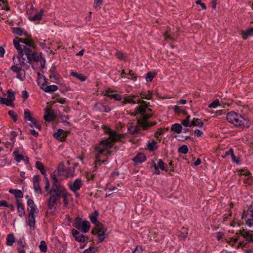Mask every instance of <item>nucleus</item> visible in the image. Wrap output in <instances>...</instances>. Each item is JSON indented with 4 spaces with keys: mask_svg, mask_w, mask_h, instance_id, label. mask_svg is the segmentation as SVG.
I'll list each match as a JSON object with an SVG mask.
<instances>
[{
    "mask_svg": "<svg viewBox=\"0 0 253 253\" xmlns=\"http://www.w3.org/2000/svg\"><path fill=\"white\" fill-rule=\"evenodd\" d=\"M102 128L104 132L108 134L109 136L101 141L95 147L94 155L96 159L95 163L96 166L98 164H100V159L105 156L103 154L104 151H107L108 155H111V151L109 149L113 146L114 142L119 141L121 137L120 134L117 133L115 131L111 130L110 128L106 126H103Z\"/></svg>",
    "mask_w": 253,
    "mask_h": 253,
    "instance_id": "obj_2",
    "label": "nucleus"
},
{
    "mask_svg": "<svg viewBox=\"0 0 253 253\" xmlns=\"http://www.w3.org/2000/svg\"><path fill=\"white\" fill-rule=\"evenodd\" d=\"M8 115L11 117L14 122H16L17 120V116L15 112L13 110H10L8 112Z\"/></svg>",
    "mask_w": 253,
    "mask_h": 253,
    "instance_id": "obj_44",
    "label": "nucleus"
},
{
    "mask_svg": "<svg viewBox=\"0 0 253 253\" xmlns=\"http://www.w3.org/2000/svg\"><path fill=\"white\" fill-rule=\"evenodd\" d=\"M146 160V157L143 153L138 154L133 159V161L136 163H141Z\"/></svg>",
    "mask_w": 253,
    "mask_h": 253,
    "instance_id": "obj_21",
    "label": "nucleus"
},
{
    "mask_svg": "<svg viewBox=\"0 0 253 253\" xmlns=\"http://www.w3.org/2000/svg\"><path fill=\"white\" fill-rule=\"evenodd\" d=\"M41 88L45 92L51 93L56 91L58 89V87L56 85H50L46 86V81L45 79L44 83H42V84Z\"/></svg>",
    "mask_w": 253,
    "mask_h": 253,
    "instance_id": "obj_11",
    "label": "nucleus"
},
{
    "mask_svg": "<svg viewBox=\"0 0 253 253\" xmlns=\"http://www.w3.org/2000/svg\"><path fill=\"white\" fill-rule=\"evenodd\" d=\"M15 241V238L13 234H9L6 237V245L12 246Z\"/></svg>",
    "mask_w": 253,
    "mask_h": 253,
    "instance_id": "obj_29",
    "label": "nucleus"
},
{
    "mask_svg": "<svg viewBox=\"0 0 253 253\" xmlns=\"http://www.w3.org/2000/svg\"><path fill=\"white\" fill-rule=\"evenodd\" d=\"M98 215V212L96 211H94L93 214H91L89 215V218H90V220L91 222L92 223H94L95 225L96 224H97V222H99L97 220V216Z\"/></svg>",
    "mask_w": 253,
    "mask_h": 253,
    "instance_id": "obj_33",
    "label": "nucleus"
},
{
    "mask_svg": "<svg viewBox=\"0 0 253 253\" xmlns=\"http://www.w3.org/2000/svg\"><path fill=\"white\" fill-rule=\"evenodd\" d=\"M139 97L141 96V99H146L147 100H150L152 98L151 93L150 91H148L146 92H142L138 94Z\"/></svg>",
    "mask_w": 253,
    "mask_h": 253,
    "instance_id": "obj_28",
    "label": "nucleus"
},
{
    "mask_svg": "<svg viewBox=\"0 0 253 253\" xmlns=\"http://www.w3.org/2000/svg\"><path fill=\"white\" fill-rule=\"evenodd\" d=\"M53 136L57 140L62 141L66 137L67 132H64L62 129H58L57 132L54 133Z\"/></svg>",
    "mask_w": 253,
    "mask_h": 253,
    "instance_id": "obj_15",
    "label": "nucleus"
},
{
    "mask_svg": "<svg viewBox=\"0 0 253 253\" xmlns=\"http://www.w3.org/2000/svg\"><path fill=\"white\" fill-rule=\"evenodd\" d=\"M24 118L25 120L29 121L31 123H34V122L35 120V119L32 117L29 110H25V111Z\"/></svg>",
    "mask_w": 253,
    "mask_h": 253,
    "instance_id": "obj_32",
    "label": "nucleus"
},
{
    "mask_svg": "<svg viewBox=\"0 0 253 253\" xmlns=\"http://www.w3.org/2000/svg\"><path fill=\"white\" fill-rule=\"evenodd\" d=\"M164 38L166 40L173 41L174 37L172 36L170 31H167L164 34Z\"/></svg>",
    "mask_w": 253,
    "mask_h": 253,
    "instance_id": "obj_41",
    "label": "nucleus"
},
{
    "mask_svg": "<svg viewBox=\"0 0 253 253\" xmlns=\"http://www.w3.org/2000/svg\"><path fill=\"white\" fill-rule=\"evenodd\" d=\"M105 95L118 101H120L122 99L119 94L116 93L115 91L110 89H108L105 91Z\"/></svg>",
    "mask_w": 253,
    "mask_h": 253,
    "instance_id": "obj_17",
    "label": "nucleus"
},
{
    "mask_svg": "<svg viewBox=\"0 0 253 253\" xmlns=\"http://www.w3.org/2000/svg\"><path fill=\"white\" fill-rule=\"evenodd\" d=\"M7 97L8 99L10 101L11 103L15 99L14 92L8 89L7 91Z\"/></svg>",
    "mask_w": 253,
    "mask_h": 253,
    "instance_id": "obj_39",
    "label": "nucleus"
},
{
    "mask_svg": "<svg viewBox=\"0 0 253 253\" xmlns=\"http://www.w3.org/2000/svg\"><path fill=\"white\" fill-rule=\"evenodd\" d=\"M54 192L49 194L50 196L48 200V208L49 210L55 209L58 204H61L60 198H63V203L65 207L68 205V194L64 187H60L53 189Z\"/></svg>",
    "mask_w": 253,
    "mask_h": 253,
    "instance_id": "obj_3",
    "label": "nucleus"
},
{
    "mask_svg": "<svg viewBox=\"0 0 253 253\" xmlns=\"http://www.w3.org/2000/svg\"><path fill=\"white\" fill-rule=\"evenodd\" d=\"M34 188L36 193L40 194L42 193V189L40 186L39 183H33Z\"/></svg>",
    "mask_w": 253,
    "mask_h": 253,
    "instance_id": "obj_45",
    "label": "nucleus"
},
{
    "mask_svg": "<svg viewBox=\"0 0 253 253\" xmlns=\"http://www.w3.org/2000/svg\"><path fill=\"white\" fill-rule=\"evenodd\" d=\"M39 248L41 251L45 253L47 251V245L46 243L44 241H42L39 246Z\"/></svg>",
    "mask_w": 253,
    "mask_h": 253,
    "instance_id": "obj_37",
    "label": "nucleus"
},
{
    "mask_svg": "<svg viewBox=\"0 0 253 253\" xmlns=\"http://www.w3.org/2000/svg\"><path fill=\"white\" fill-rule=\"evenodd\" d=\"M103 0H94L93 6L96 8L100 6L102 3Z\"/></svg>",
    "mask_w": 253,
    "mask_h": 253,
    "instance_id": "obj_59",
    "label": "nucleus"
},
{
    "mask_svg": "<svg viewBox=\"0 0 253 253\" xmlns=\"http://www.w3.org/2000/svg\"><path fill=\"white\" fill-rule=\"evenodd\" d=\"M139 97L138 94L132 95H130L129 96L126 97L124 98V100L126 102L134 104L136 103H138V102L139 101V100H141V99H140V98H138L137 100V101L133 100L134 98H136V97Z\"/></svg>",
    "mask_w": 253,
    "mask_h": 253,
    "instance_id": "obj_19",
    "label": "nucleus"
},
{
    "mask_svg": "<svg viewBox=\"0 0 253 253\" xmlns=\"http://www.w3.org/2000/svg\"><path fill=\"white\" fill-rule=\"evenodd\" d=\"M96 251V249L94 247H89L87 248V249L85 250L83 253H95V252Z\"/></svg>",
    "mask_w": 253,
    "mask_h": 253,
    "instance_id": "obj_50",
    "label": "nucleus"
},
{
    "mask_svg": "<svg viewBox=\"0 0 253 253\" xmlns=\"http://www.w3.org/2000/svg\"><path fill=\"white\" fill-rule=\"evenodd\" d=\"M13 32L14 34L18 36H22L23 35L22 30L19 27L14 28L13 30Z\"/></svg>",
    "mask_w": 253,
    "mask_h": 253,
    "instance_id": "obj_48",
    "label": "nucleus"
},
{
    "mask_svg": "<svg viewBox=\"0 0 253 253\" xmlns=\"http://www.w3.org/2000/svg\"><path fill=\"white\" fill-rule=\"evenodd\" d=\"M247 218L246 224L250 227L253 226V202L247 210H244L242 218Z\"/></svg>",
    "mask_w": 253,
    "mask_h": 253,
    "instance_id": "obj_8",
    "label": "nucleus"
},
{
    "mask_svg": "<svg viewBox=\"0 0 253 253\" xmlns=\"http://www.w3.org/2000/svg\"><path fill=\"white\" fill-rule=\"evenodd\" d=\"M127 75H128L127 77L128 79L132 80L133 81H135L136 80V77L134 76L132 70H129V72Z\"/></svg>",
    "mask_w": 253,
    "mask_h": 253,
    "instance_id": "obj_47",
    "label": "nucleus"
},
{
    "mask_svg": "<svg viewBox=\"0 0 253 253\" xmlns=\"http://www.w3.org/2000/svg\"><path fill=\"white\" fill-rule=\"evenodd\" d=\"M33 179L34 183H39L40 180V176L39 175H36L34 176Z\"/></svg>",
    "mask_w": 253,
    "mask_h": 253,
    "instance_id": "obj_60",
    "label": "nucleus"
},
{
    "mask_svg": "<svg viewBox=\"0 0 253 253\" xmlns=\"http://www.w3.org/2000/svg\"><path fill=\"white\" fill-rule=\"evenodd\" d=\"M16 205L17 208V211L20 217H23L25 215V211L24 205L21 203L20 200H16Z\"/></svg>",
    "mask_w": 253,
    "mask_h": 253,
    "instance_id": "obj_18",
    "label": "nucleus"
},
{
    "mask_svg": "<svg viewBox=\"0 0 253 253\" xmlns=\"http://www.w3.org/2000/svg\"><path fill=\"white\" fill-rule=\"evenodd\" d=\"M77 78L82 82L85 81L86 79V77L85 76L81 74H79V75L77 77Z\"/></svg>",
    "mask_w": 253,
    "mask_h": 253,
    "instance_id": "obj_64",
    "label": "nucleus"
},
{
    "mask_svg": "<svg viewBox=\"0 0 253 253\" xmlns=\"http://www.w3.org/2000/svg\"><path fill=\"white\" fill-rule=\"evenodd\" d=\"M50 79H54L56 81V83H58L60 80V76L56 72L54 68L51 69L49 75Z\"/></svg>",
    "mask_w": 253,
    "mask_h": 253,
    "instance_id": "obj_23",
    "label": "nucleus"
},
{
    "mask_svg": "<svg viewBox=\"0 0 253 253\" xmlns=\"http://www.w3.org/2000/svg\"><path fill=\"white\" fill-rule=\"evenodd\" d=\"M74 226L78 230H81L83 232L86 233L89 231L90 223L88 221H83L78 217L75 219Z\"/></svg>",
    "mask_w": 253,
    "mask_h": 253,
    "instance_id": "obj_9",
    "label": "nucleus"
},
{
    "mask_svg": "<svg viewBox=\"0 0 253 253\" xmlns=\"http://www.w3.org/2000/svg\"><path fill=\"white\" fill-rule=\"evenodd\" d=\"M238 240V238H234V237H232L231 238L229 241V244L232 246L233 245L234 243L237 242Z\"/></svg>",
    "mask_w": 253,
    "mask_h": 253,
    "instance_id": "obj_62",
    "label": "nucleus"
},
{
    "mask_svg": "<svg viewBox=\"0 0 253 253\" xmlns=\"http://www.w3.org/2000/svg\"><path fill=\"white\" fill-rule=\"evenodd\" d=\"M106 231L107 230H99L98 231H97L98 237H99V240L101 242H103L105 239V233Z\"/></svg>",
    "mask_w": 253,
    "mask_h": 253,
    "instance_id": "obj_34",
    "label": "nucleus"
},
{
    "mask_svg": "<svg viewBox=\"0 0 253 253\" xmlns=\"http://www.w3.org/2000/svg\"><path fill=\"white\" fill-rule=\"evenodd\" d=\"M95 226H96V228L97 229V231H98L99 230H107L106 228H105L104 226L103 225V224L100 223V222H97V224H96L95 225Z\"/></svg>",
    "mask_w": 253,
    "mask_h": 253,
    "instance_id": "obj_51",
    "label": "nucleus"
},
{
    "mask_svg": "<svg viewBox=\"0 0 253 253\" xmlns=\"http://www.w3.org/2000/svg\"><path fill=\"white\" fill-rule=\"evenodd\" d=\"M158 168H160L161 170H165L164 163L162 160L159 159L158 160Z\"/></svg>",
    "mask_w": 253,
    "mask_h": 253,
    "instance_id": "obj_53",
    "label": "nucleus"
},
{
    "mask_svg": "<svg viewBox=\"0 0 253 253\" xmlns=\"http://www.w3.org/2000/svg\"><path fill=\"white\" fill-rule=\"evenodd\" d=\"M138 103H140V105L135 109L136 114H141V118L138 120V123L144 129H148L149 128L148 122L147 120L151 118L152 115L145 114V112L147 108L149 103L143 100H139Z\"/></svg>",
    "mask_w": 253,
    "mask_h": 253,
    "instance_id": "obj_5",
    "label": "nucleus"
},
{
    "mask_svg": "<svg viewBox=\"0 0 253 253\" xmlns=\"http://www.w3.org/2000/svg\"><path fill=\"white\" fill-rule=\"evenodd\" d=\"M156 74L155 73L152 72H149L147 73L146 76V80L147 82H151L153 80V79L155 76Z\"/></svg>",
    "mask_w": 253,
    "mask_h": 253,
    "instance_id": "obj_40",
    "label": "nucleus"
},
{
    "mask_svg": "<svg viewBox=\"0 0 253 253\" xmlns=\"http://www.w3.org/2000/svg\"><path fill=\"white\" fill-rule=\"evenodd\" d=\"M72 233L76 241L78 242H84L85 241V236L77 230L73 229Z\"/></svg>",
    "mask_w": 253,
    "mask_h": 253,
    "instance_id": "obj_14",
    "label": "nucleus"
},
{
    "mask_svg": "<svg viewBox=\"0 0 253 253\" xmlns=\"http://www.w3.org/2000/svg\"><path fill=\"white\" fill-rule=\"evenodd\" d=\"M57 172L55 171L51 174V178L53 181L52 187H50V183L47 177V175L44 176V182H45V190L47 192V194L49 195L54 192L53 189H56V188H59L60 187H64L63 185L58 183V176L56 173Z\"/></svg>",
    "mask_w": 253,
    "mask_h": 253,
    "instance_id": "obj_7",
    "label": "nucleus"
},
{
    "mask_svg": "<svg viewBox=\"0 0 253 253\" xmlns=\"http://www.w3.org/2000/svg\"><path fill=\"white\" fill-rule=\"evenodd\" d=\"M219 105V101L218 99H215L208 106V108H216Z\"/></svg>",
    "mask_w": 253,
    "mask_h": 253,
    "instance_id": "obj_42",
    "label": "nucleus"
},
{
    "mask_svg": "<svg viewBox=\"0 0 253 253\" xmlns=\"http://www.w3.org/2000/svg\"><path fill=\"white\" fill-rule=\"evenodd\" d=\"M171 130L176 132L177 133H180V132H186L188 130L187 128H183L181 125L179 124H174L172 125L171 127Z\"/></svg>",
    "mask_w": 253,
    "mask_h": 253,
    "instance_id": "obj_16",
    "label": "nucleus"
},
{
    "mask_svg": "<svg viewBox=\"0 0 253 253\" xmlns=\"http://www.w3.org/2000/svg\"><path fill=\"white\" fill-rule=\"evenodd\" d=\"M231 156V158H232V161L235 163H236L237 164H240V162L239 160V158H237L235 154H234V153H233V154Z\"/></svg>",
    "mask_w": 253,
    "mask_h": 253,
    "instance_id": "obj_56",
    "label": "nucleus"
},
{
    "mask_svg": "<svg viewBox=\"0 0 253 253\" xmlns=\"http://www.w3.org/2000/svg\"><path fill=\"white\" fill-rule=\"evenodd\" d=\"M234 153V150L233 148H230L228 151L225 152V156H222L223 158H225L226 156L228 155L231 156Z\"/></svg>",
    "mask_w": 253,
    "mask_h": 253,
    "instance_id": "obj_63",
    "label": "nucleus"
},
{
    "mask_svg": "<svg viewBox=\"0 0 253 253\" xmlns=\"http://www.w3.org/2000/svg\"><path fill=\"white\" fill-rule=\"evenodd\" d=\"M36 167L37 169L40 170L41 173L44 175V176L46 175L44 167L42 162L40 161H37L36 162Z\"/></svg>",
    "mask_w": 253,
    "mask_h": 253,
    "instance_id": "obj_25",
    "label": "nucleus"
},
{
    "mask_svg": "<svg viewBox=\"0 0 253 253\" xmlns=\"http://www.w3.org/2000/svg\"><path fill=\"white\" fill-rule=\"evenodd\" d=\"M253 35V28L248 29L246 32H243L242 38L244 40H246L249 37Z\"/></svg>",
    "mask_w": 253,
    "mask_h": 253,
    "instance_id": "obj_27",
    "label": "nucleus"
},
{
    "mask_svg": "<svg viewBox=\"0 0 253 253\" xmlns=\"http://www.w3.org/2000/svg\"><path fill=\"white\" fill-rule=\"evenodd\" d=\"M204 123L201 119L198 118H193L192 121L191 122V126H192L201 127L203 126Z\"/></svg>",
    "mask_w": 253,
    "mask_h": 253,
    "instance_id": "obj_26",
    "label": "nucleus"
},
{
    "mask_svg": "<svg viewBox=\"0 0 253 253\" xmlns=\"http://www.w3.org/2000/svg\"><path fill=\"white\" fill-rule=\"evenodd\" d=\"M40 45L42 48L44 49L46 51H47L48 50H49L50 48L49 47L46 45L45 41H43L42 42H40Z\"/></svg>",
    "mask_w": 253,
    "mask_h": 253,
    "instance_id": "obj_54",
    "label": "nucleus"
},
{
    "mask_svg": "<svg viewBox=\"0 0 253 253\" xmlns=\"http://www.w3.org/2000/svg\"><path fill=\"white\" fill-rule=\"evenodd\" d=\"M181 124L185 127L188 126L190 125V116H187L186 119L183 120Z\"/></svg>",
    "mask_w": 253,
    "mask_h": 253,
    "instance_id": "obj_49",
    "label": "nucleus"
},
{
    "mask_svg": "<svg viewBox=\"0 0 253 253\" xmlns=\"http://www.w3.org/2000/svg\"><path fill=\"white\" fill-rule=\"evenodd\" d=\"M56 115L50 109H45V114L44 116V119L46 122H51L56 118Z\"/></svg>",
    "mask_w": 253,
    "mask_h": 253,
    "instance_id": "obj_13",
    "label": "nucleus"
},
{
    "mask_svg": "<svg viewBox=\"0 0 253 253\" xmlns=\"http://www.w3.org/2000/svg\"><path fill=\"white\" fill-rule=\"evenodd\" d=\"M39 212L38 209L36 207L30 208V212L29 215L35 216V214H38Z\"/></svg>",
    "mask_w": 253,
    "mask_h": 253,
    "instance_id": "obj_46",
    "label": "nucleus"
},
{
    "mask_svg": "<svg viewBox=\"0 0 253 253\" xmlns=\"http://www.w3.org/2000/svg\"><path fill=\"white\" fill-rule=\"evenodd\" d=\"M13 44L17 50V59L15 56L13 57L14 64L21 65L25 69H29V65L32 61L39 62V57L36 53V45L31 37L26 34L25 38H17L13 40Z\"/></svg>",
    "mask_w": 253,
    "mask_h": 253,
    "instance_id": "obj_1",
    "label": "nucleus"
},
{
    "mask_svg": "<svg viewBox=\"0 0 253 253\" xmlns=\"http://www.w3.org/2000/svg\"><path fill=\"white\" fill-rule=\"evenodd\" d=\"M194 133L197 137L201 136L203 134V131L198 129L194 130Z\"/></svg>",
    "mask_w": 253,
    "mask_h": 253,
    "instance_id": "obj_58",
    "label": "nucleus"
},
{
    "mask_svg": "<svg viewBox=\"0 0 253 253\" xmlns=\"http://www.w3.org/2000/svg\"><path fill=\"white\" fill-rule=\"evenodd\" d=\"M226 119L229 123L241 128H249L251 125L250 120L246 116L242 115L234 111L227 113Z\"/></svg>",
    "mask_w": 253,
    "mask_h": 253,
    "instance_id": "obj_4",
    "label": "nucleus"
},
{
    "mask_svg": "<svg viewBox=\"0 0 253 253\" xmlns=\"http://www.w3.org/2000/svg\"><path fill=\"white\" fill-rule=\"evenodd\" d=\"M43 15V10L41 9L39 13L35 14L34 16H29V19L32 21L40 20L42 19Z\"/></svg>",
    "mask_w": 253,
    "mask_h": 253,
    "instance_id": "obj_20",
    "label": "nucleus"
},
{
    "mask_svg": "<svg viewBox=\"0 0 253 253\" xmlns=\"http://www.w3.org/2000/svg\"><path fill=\"white\" fill-rule=\"evenodd\" d=\"M27 205L30 208L36 207L34 204V201L31 199H28Z\"/></svg>",
    "mask_w": 253,
    "mask_h": 253,
    "instance_id": "obj_55",
    "label": "nucleus"
},
{
    "mask_svg": "<svg viewBox=\"0 0 253 253\" xmlns=\"http://www.w3.org/2000/svg\"><path fill=\"white\" fill-rule=\"evenodd\" d=\"M83 184V181L81 179L78 178L74 181L73 184L70 185V188L73 192L76 193L81 188Z\"/></svg>",
    "mask_w": 253,
    "mask_h": 253,
    "instance_id": "obj_12",
    "label": "nucleus"
},
{
    "mask_svg": "<svg viewBox=\"0 0 253 253\" xmlns=\"http://www.w3.org/2000/svg\"><path fill=\"white\" fill-rule=\"evenodd\" d=\"M27 223L30 228H34L35 225V216L28 215V219Z\"/></svg>",
    "mask_w": 253,
    "mask_h": 253,
    "instance_id": "obj_30",
    "label": "nucleus"
},
{
    "mask_svg": "<svg viewBox=\"0 0 253 253\" xmlns=\"http://www.w3.org/2000/svg\"><path fill=\"white\" fill-rule=\"evenodd\" d=\"M178 152L186 154L188 152V148L187 145H183L178 148Z\"/></svg>",
    "mask_w": 253,
    "mask_h": 253,
    "instance_id": "obj_38",
    "label": "nucleus"
},
{
    "mask_svg": "<svg viewBox=\"0 0 253 253\" xmlns=\"http://www.w3.org/2000/svg\"><path fill=\"white\" fill-rule=\"evenodd\" d=\"M13 154L14 156V159L17 162H19L22 160H24V157L22 155L20 154L18 150H15Z\"/></svg>",
    "mask_w": 253,
    "mask_h": 253,
    "instance_id": "obj_31",
    "label": "nucleus"
},
{
    "mask_svg": "<svg viewBox=\"0 0 253 253\" xmlns=\"http://www.w3.org/2000/svg\"><path fill=\"white\" fill-rule=\"evenodd\" d=\"M57 172L55 171L51 174V178L53 181L52 187H50V183L47 177V175L44 176V182H45V190L47 192V194L49 195L54 192L53 189H56V188H59L60 187H64L63 185L58 183V176L56 173Z\"/></svg>",
    "mask_w": 253,
    "mask_h": 253,
    "instance_id": "obj_6",
    "label": "nucleus"
},
{
    "mask_svg": "<svg viewBox=\"0 0 253 253\" xmlns=\"http://www.w3.org/2000/svg\"><path fill=\"white\" fill-rule=\"evenodd\" d=\"M147 147L150 151H155L158 148L157 142L155 140H153L151 142H148Z\"/></svg>",
    "mask_w": 253,
    "mask_h": 253,
    "instance_id": "obj_24",
    "label": "nucleus"
},
{
    "mask_svg": "<svg viewBox=\"0 0 253 253\" xmlns=\"http://www.w3.org/2000/svg\"><path fill=\"white\" fill-rule=\"evenodd\" d=\"M243 237L249 242L253 241V235L246 231H245L244 234H243Z\"/></svg>",
    "mask_w": 253,
    "mask_h": 253,
    "instance_id": "obj_35",
    "label": "nucleus"
},
{
    "mask_svg": "<svg viewBox=\"0 0 253 253\" xmlns=\"http://www.w3.org/2000/svg\"><path fill=\"white\" fill-rule=\"evenodd\" d=\"M59 117L62 120V121L64 123H68L67 122L66 120L69 119V117L67 116H66L64 115H60Z\"/></svg>",
    "mask_w": 253,
    "mask_h": 253,
    "instance_id": "obj_61",
    "label": "nucleus"
},
{
    "mask_svg": "<svg viewBox=\"0 0 253 253\" xmlns=\"http://www.w3.org/2000/svg\"><path fill=\"white\" fill-rule=\"evenodd\" d=\"M0 103L2 104H5L7 106H10L11 104L10 101L8 99V98H3L2 97L0 96Z\"/></svg>",
    "mask_w": 253,
    "mask_h": 253,
    "instance_id": "obj_43",
    "label": "nucleus"
},
{
    "mask_svg": "<svg viewBox=\"0 0 253 253\" xmlns=\"http://www.w3.org/2000/svg\"><path fill=\"white\" fill-rule=\"evenodd\" d=\"M196 3L197 4H199L202 8L203 10H205L207 8V6L204 3L201 2V0H198L196 1Z\"/></svg>",
    "mask_w": 253,
    "mask_h": 253,
    "instance_id": "obj_57",
    "label": "nucleus"
},
{
    "mask_svg": "<svg viewBox=\"0 0 253 253\" xmlns=\"http://www.w3.org/2000/svg\"><path fill=\"white\" fill-rule=\"evenodd\" d=\"M18 65L15 64V65L10 67V68L13 72L16 73V77L23 81L25 79V69L21 65V67H19Z\"/></svg>",
    "mask_w": 253,
    "mask_h": 253,
    "instance_id": "obj_10",
    "label": "nucleus"
},
{
    "mask_svg": "<svg viewBox=\"0 0 253 253\" xmlns=\"http://www.w3.org/2000/svg\"><path fill=\"white\" fill-rule=\"evenodd\" d=\"M139 128L136 126H131L128 128L129 132L131 134H135L139 132Z\"/></svg>",
    "mask_w": 253,
    "mask_h": 253,
    "instance_id": "obj_36",
    "label": "nucleus"
},
{
    "mask_svg": "<svg viewBox=\"0 0 253 253\" xmlns=\"http://www.w3.org/2000/svg\"><path fill=\"white\" fill-rule=\"evenodd\" d=\"M9 192L14 195L16 200H19L18 198H22L23 197V194L20 190L10 189Z\"/></svg>",
    "mask_w": 253,
    "mask_h": 253,
    "instance_id": "obj_22",
    "label": "nucleus"
},
{
    "mask_svg": "<svg viewBox=\"0 0 253 253\" xmlns=\"http://www.w3.org/2000/svg\"><path fill=\"white\" fill-rule=\"evenodd\" d=\"M239 171L240 172L241 175H249L251 174V173L247 169H241L239 170Z\"/></svg>",
    "mask_w": 253,
    "mask_h": 253,
    "instance_id": "obj_52",
    "label": "nucleus"
}]
</instances>
